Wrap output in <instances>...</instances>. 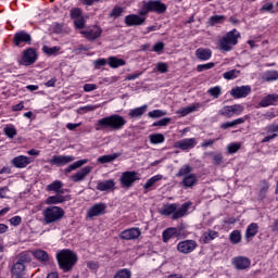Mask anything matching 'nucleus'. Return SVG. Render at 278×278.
<instances>
[{
  "label": "nucleus",
  "instance_id": "nucleus-1",
  "mask_svg": "<svg viewBox=\"0 0 278 278\" xmlns=\"http://www.w3.org/2000/svg\"><path fill=\"white\" fill-rule=\"evenodd\" d=\"M127 125V119L118 114L102 117L96 123V131H118Z\"/></svg>",
  "mask_w": 278,
  "mask_h": 278
},
{
  "label": "nucleus",
  "instance_id": "nucleus-2",
  "mask_svg": "<svg viewBox=\"0 0 278 278\" xmlns=\"http://www.w3.org/2000/svg\"><path fill=\"white\" fill-rule=\"evenodd\" d=\"M56 262L59 264V268L63 270V273H71V270L77 266L79 257L74 251L64 249L56 253Z\"/></svg>",
  "mask_w": 278,
  "mask_h": 278
},
{
  "label": "nucleus",
  "instance_id": "nucleus-3",
  "mask_svg": "<svg viewBox=\"0 0 278 278\" xmlns=\"http://www.w3.org/2000/svg\"><path fill=\"white\" fill-rule=\"evenodd\" d=\"M176 177L182 178L180 186H182L185 190H188L199 184V178L197 177V174L192 173V167L190 165H184L176 174Z\"/></svg>",
  "mask_w": 278,
  "mask_h": 278
},
{
  "label": "nucleus",
  "instance_id": "nucleus-4",
  "mask_svg": "<svg viewBox=\"0 0 278 278\" xmlns=\"http://www.w3.org/2000/svg\"><path fill=\"white\" fill-rule=\"evenodd\" d=\"M238 38H240V33L236 29L227 33L222 39H219L218 47L220 51L229 52L238 45Z\"/></svg>",
  "mask_w": 278,
  "mask_h": 278
},
{
  "label": "nucleus",
  "instance_id": "nucleus-5",
  "mask_svg": "<svg viewBox=\"0 0 278 278\" xmlns=\"http://www.w3.org/2000/svg\"><path fill=\"white\" fill-rule=\"evenodd\" d=\"M148 12H156V14H164L166 12V4L160 0L143 1L139 10L140 16H147Z\"/></svg>",
  "mask_w": 278,
  "mask_h": 278
},
{
  "label": "nucleus",
  "instance_id": "nucleus-6",
  "mask_svg": "<svg viewBox=\"0 0 278 278\" xmlns=\"http://www.w3.org/2000/svg\"><path fill=\"white\" fill-rule=\"evenodd\" d=\"M43 222L46 225H51V223H58L64 218V208L60 206H49L42 212Z\"/></svg>",
  "mask_w": 278,
  "mask_h": 278
},
{
  "label": "nucleus",
  "instance_id": "nucleus-7",
  "mask_svg": "<svg viewBox=\"0 0 278 278\" xmlns=\"http://www.w3.org/2000/svg\"><path fill=\"white\" fill-rule=\"evenodd\" d=\"M70 16L72 21H74L75 29H84V27H86V16H84L81 9L79 8L71 9Z\"/></svg>",
  "mask_w": 278,
  "mask_h": 278
},
{
  "label": "nucleus",
  "instance_id": "nucleus-8",
  "mask_svg": "<svg viewBox=\"0 0 278 278\" xmlns=\"http://www.w3.org/2000/svg\"><path fill=\"white\" fill-rule=\"evenodd\" d=\"M244 112V106L241 104H233V105H227L224 106L219 114L222 116H225L226 118H233V116H240Z\"/></svg>",
  "mask_w": 278,
  "mask_h": 278
},
{
  "label": "nucleus",
  "instance_id": "nucleus-9",
  "mask_svg": "<svg viewBox=\"0 0 278 278\" xmlns=\"http://www.w3.org/2000/svg\"><path fill=\"white\" fill-rule=\"evenodd\" d=\"M140 180V175L137 172H124L119 178L123 188H131L135 181Z\"/></svg>",
  "mask_w": 278,
  "mask_h": 278
},
{
  "label": "nucleus",
  "instance_id": "nucleus-10",
  "mask_svg": "<svg viewBox=\"0 0 278 278\" xmlns=\"http://www.w3.org/2000/svg\"><path fill=\"white\" fill-rule=\"evenodd\" d=\"M13 45L15 47H25V45H31V35L25 30H20L14 34Z\"/></svg>",
  "mask_w": 278,
  "mask_h": 278
},
{
  "label": "nucleus",
  "instance_id": "nucleus-11",
  "mask_svg": "<svg viewBox=\"0 0 278 278\" xmlns=\"http://www.w3.org/2000/svg\"><path fill=\"white\" fill-rule=\"evenodd\" d=\"M80 34L84 36V38H87V40H97V38H101V34H103V29H101V27L97 25H93V26H89L84 30H80Z\"/></svg>",
  "mask_w": 278,
  "mask_h": 278
},
{
  "label": "nucleus",
  "instance_id": "nucleus-12",
  "mask_svg": "<svg viewBox=\"0 0 278 278\" xmlns=\"http://www.w3.org/2000/svg\"><path fill=\"white\" fill-rule=\"evenodd\" d=\"M38 60V54H36V50L33 48H28L23 52L22 64L24 66H31Z\"/></svg>",
  "mask_w": 278,
  "mask_h": 278
},
{
  "label": "nucleus",
  "instance_id": "nucleus-13",
  "mask_svg": "<svg viewBox=\"0 0 278 278\" xmlns=\"http://www.w3.org/2000/svg\"><path fill=\"white\" fill-rule=\"evenodd\" d=\"M175 149H181V151H190V149H194L197 147L195 138H186L174 143Z\"/></svg>",
  "mask_w": 278,
  "mask_h": 278
},
{
  "label": "nucleus",
  "instance_id": "nucleus-14",
  "mask_svg": "<svg viewBox=\"0 0 278 278\" xmlns=\"http://www.w3.org/2000/svg\"><path fill=\"white\" fill-rule=\"evenodd\" d=\"M52 166H66V164H71V162H75V156L73 155H54L49 161Z\"/></svg>",
  "mask_w": 278,
  "mask_h": 278
},
{
  "label": "nucleus",
  "instance_id": "nucleus-15",
  "mask_svg": "<svg viewBox=\"0 0 278 278\" xmlns=\"http://www.w3.org/2000/svg\"><path fill=\"white\" fill-rule=\"evenodd\" d=\"M31 162H34V157H29V156H26V155H18V156H15L11 161V164L15 168H27V166H29V164H31Z\"/></svg>",
  "mask_w": 278,
  "mask_h": 278
},
{
  "label": "nucleus",
  "instance_id": "nucleus-16",
  "mask_svg": "<svg viewBox=\"0 0 278 278\" xmlns=\"http://www.w3.org/2000/svg\"><path fill=\"white\" fill-rule=\"evenodd\" d=\"M230 94L233 99H244L251 94V86L235 87L231 89Z\"/></svg>",
  "mask_w": 278,
  "mask_h": 278
},
{
  "label": "nucleus",
  "instance_id": "nucleus-17",
  "mask_svg": "<svg viewBox=\"0 0 278 278\" xmlns=\"http://www.w3.org/2000/svg\"><path fill=\"white\" fill-rule=\"evenodd\" d=\"M106 208L108 206L104 203H97L88 210L87 216L88 218H94V216H101L105 214Z\"/></svg>",
  "mask_w": 278,
  "mask_h": 278
},
{
  "label": "nucleus",
  "instance_id": "nucleus-18",
  "mask_svg": "<svg viewBox=\"0 0 278 278\" xmlns=\"http://www.w3.org/2000/svg\"><path fill=\"white\" fill-rule=\"evenodd\" d=\"M142 236L140 228H129L121 232L122 240H138Z\"/></svg>",
  "mask_w": 278,
  "mask_h": 278
},
{
  "label": "nucleus",
  "instance_id": "nucleus-19",
  "mask_svg": "<svg viewBox=\"0 0 278 278\" xmlns=\"http://www.w3.org/2000/svg\"><path fill=\"white\" fill-rule=\"evenodd\" d=\"M192 205V202H186L181 204V206H177L176 211L172 215L173 220H177L178 218H184V216H188V210H190V206Z\"/></svg>",
  "mask_w": 278,
  "mask_h": 278
},
{
  "label": "nucleus",
  "instance_id": "nucleus-20",
  "mask_svg": "<svg viewBox=\"0 0 278 278\" xmlns=\"http://www.w3.org/2000/svg\"><path fill=\"white\" fill-rule=\"evenodd\" d=\"M232 264L237 270H247V268H251V260L244 256L235 257Z\"/></svg>",
  "mask_w": 278,
  "mask_h": 278
},
{
  "label": "nucleus",
  "instance_id": "nucleus-21",
  "mask_svg": "<svg viewBox=\"0 0 278 278\" xmlns=\"http://www.w3.org/2000/svg\"><path fill=\"white\" fill-rule=\"evenodd\" d=\"M147 21L143 16L138 14H130L125 17V24L128 27H134L138 25H142Z\"/></svg>",
  "mask_w": 278,
  "mask_h": 278
},
{
  "label": "nucleus",
  "instance_id": "nucleus-22",
  "mask_svg": "<svg viewBox=\"0 0 278 278\" xmlns=\"http://www.w3.org/2000/svg\"><path fill=\"white\" fill-rule=\"evenodd\" d=\"M90 173H92V166H86L78 170L76 174L72 175L71 179L77 184L79 181H84V179H86Z\"/></svg>",
  "mask_w": 278,
  "mask_h": 278
},
{
  "label": "nucleus",
  "instance_id": "nucleus-23",
  "mask_svg": "<svg viewBox=\"0 0 278 278\" xmlns=\"http://www.w3.org/2000/svg\"><path fill=\"white\" fill-rule=\"evenodd\" d=\"M201 109V103H193L190 104L189 106H185L176 111V114L180 116H188V114H192V112H199Z\"/></svg>",
  "mask_w": 278,
  "mask_h": 278
},
{
  "label": "nucleus",
  "instance_id": "nucleus-24",
  "mask_svg": "<svg viewBox=\"0 0 278 278\" xmlns=\"http://www.w3.org/2000/svg\"><path fill=\"white\" fill-rule=\"evenodd\" d=\"M181 230L179 228H167L163 231V242H168L173 238H179Z\"/></svg>",
  "mask_w": 278,
  "mask_h": 278
},
{
  "label": "nucleus",
  "instance_id": "nucleus-25",
  "mask_svg": "<svg viewBox=\"0 0 278 278\" xmlns=\"http://www.w3.org/2000/svg\"><path fill=\"white\" fill-rule=\"evenodd\" d=\"M114 186H116L114 179L103 180L98 182L97 190L100 192H110V190H114Z\"/></svg>",
  "mask_w": 278,
  "mask_h": 278
},
{
  "label": "nucleus",
  "instance_id": "nucleus-26",
  "mask_svg": "<svg viewBox=\"0 0 278 278\" xmlns=\"http://www.w3.org/2000/svg\"><path fill=\"white\" fill-rule=\"evenodd\" d=\"M12 278H23V275H25V265L21 262H16L11 270Z\"/></svg>",
  "mask_w": 278,
  "mask_h": 278
},
{
  "label": "nucleus",
  "instance_id": "nucleus-27",
  "mask_svg": "<svg viewBox=\"0 0 278 278\" xmlns=\"http://www.w3.org/2000/svg\"><path fill=\"white\" fill-rule=\"evenodd\" d=\"M66 201V197L62 195L61 192L56 193L55 195H50L46 200L47 205H58L60 203H64Z\"/></svg>",
  "mask_w": 278,
  "mask_h": 278
},
{
  "label": "nucleus",
  "instance_id": "nucleus-28",
  "mask_svg": "<svg viewBox=\"0 0 278 278\" xmlns=\"http://www.w3.org/2000/svg\"><path fill=\"white\" fill-rule=\"evenodd\" d=\"M195 56L202 62H207L212 58V50L205 48H199L195 51Z\"/></svg>",
  "mask_w": 278,
  "mask_h": 278
},
{
  "label": "nucleus",
  "instance_id": "nucleus-29",
  "mask_svg": "<svg viewBox=\"0 0 278 278\" xmlns=\"http://www.w3.org/2000/svg\"><path fill=\"white\" fill-rule=\"evenodd\" d=\"M258 231H260V226L256 223L250 224L245 230L247 240H251L252 238H255Z\"/></svg>",
  "mask_w": 278,
  "mask_h": 278
},
{
  "label": "nucleus",
  "instance_id": "nucleus-30",
  "mask_svg": "<svg viewBox=\"0 0 278 278\" xmlns=\"http://www.w3.org/2000/svg\"><path fill=\"white\" fill-rule=\"evenodd\" d=\"M147 110H149V105L147 104L136 109H131L128 113V116L130 118H139V116H142L147 112Z\"/></svg>",
  "mask_w": 278,
  "mask_h": 278
},
{
  "label": "nucleus",
  "instance_id": "nucleus-31",
  "mask_svg": "<svg viewBox=\"0 0 278 278\" xmlns=\"http://www.w3.org/2000/svg\"><path fill=\"white\" fill-rule=\"evenodd\" d=\"M177 207H178L177 203L165 204L160 210V214H162V216H170V214H175V212H177Z\"/></svg>",
  "mask_w": 278,
  "mask_h": 278
},
{
  "label": "nucleus",
  "instance_id": "nucleus-32",
  "mask_svg": "<svg viewBox=\"0 0 278 278\" xmlns=\"http://www.w3.org/2000/svg\"><path fill=\"white\" fill-rule=\"evenodd\" d=\"M267 134H271L268 135L267 137H265L262 142H270V140H274V138H277V134H278V125H270L267 126Z\"/></svg>",
  "mask_w": 278,
  "mask_h": 278
},
{
  "label": "nucleus",
  "instance_id": "nucleus-33",
  "mask_svg": "<svg viewBox=\"0 0 278 278\" xmlns=\"http://www.w3.org/2000/svg\"><path fill=\"white\" fill-rule=\"evenodd\" d=\"M117 157H121V154L113 153V154H106L98 157V164H110L114 162V160H117Z\"/></svg>",
  "mask_w": 278,
  "mask_h": 278
},
{
  "label": "nucleus",
  "instance_id": "nucleus-34",
  "mask_svg": "<svg viewBox=\"0 0 278 278\" xmlns=\"http://www.w3.org/2000/svg\"><path fill=\"white\" fill-rule=\"evenodd\" d=\"M277 99L278 97L276 94H268L261 100L260 106L268 108L269 105H273Z\"/></svg>",
  "mask_w": 278,
  "mask_h": 278
},
{
  "label": "nucleus",
  "instance_id": "nucleus-35",
  "mask_svg": "<svg viewBox=\"0 0 278 278\" xmlns=\"http://www.w3.org/2000/svg\"><path fill=\"white\" fill-rule=\"evenodd\" d=\"M108 64L111 66V68H118L119 66H125L126 62L123 59L110 56L108 59Z\"/></svg>",
  "mask_w": 278,
  "mask_h": 278
},
{
  "label": "nucleus",
  "instance_id": "nucleus-36",
  "mask_svg": "<svg viewBox=\"0 0 278 278\" xmlns=\"http://www.w3.org/2000/svg\"><path fill=\"white\" fill-rule=\"evenodd\" d=\"M84 164H88V159L74 162L73 164L66 167L65 173H72V170H77V168H81Z\"/></svg>",
  "mask_w": 278,
  "mask_h": 278
},
{
  "label": "nucleus",
  "instance_id": "nucleus-37",
  "mask_svg": "<svg viewBox=\"0 0 278 278\" xmlns=\"http://www.w3.org/2000/svg\"><path fill=\"white\" fill-rule=\"evenodd\" d=\"M99 108H103V104H88L78 109L79 114H86L88 112H94V110H99Z\"/></svg>",
  "mask_w": 278,
  "mask_h": 278
},
{
  "label": "nucleus",
  "instance_id": "nucleus-38",
  "mask_svg": "<svg viewBox=\"0 0 278 278\" xmlns=\"http://www.w3.org/2000/svg\"><path fill=\"white\" fill-rule=\"evenodd\" d=\"M162 178H163L162 175H155L150 179H148L147 182L143 185L144 190H149V188H153V186H155L157 181H161Z\"/></svg>",
  "mask_w": 278,
  "mask_h": 278
},
{
  "label": "nucleus",
  "instance_id": "nucleus-39",
  "mask_svg": "<svg viewBox=\"0 0 278 278\" xmlns=\"http://www.w3.org/2000/svg\"><path fill=\"white\" fill-rule=\"evenodd\" d=\"M227 17H225V15H213L210 17L208 20V25H223V23H225V20Z\"/></svg>",
  "mask_w": 278,
  "mask_h": 278
},
{
  "label": "nucleus",
  "instance_id": "nucleus-40",
  "mask_svg": "<svg viewBox=\"0 0 278 278\" xmlns=\"http://www.w3.org/2000/svg\"><path fill=\"white\" fill-rule=\"evenodd\" d=\"M33 255L36 260H39V262H49V254L45 252V250H37Z\"/></svg>",
  "mask_w": 278,
  "mask_h": 278
},
{
  "label": "nucleus",
  "instance_id": "nucleus-41",
  "mask_svg": "<svg viewBox=\"0 0 278 278\" xmlns=\"http://www.w3.org/2000/svg\"><path fill=\"white\" fill-rule=\"evenodd\" d=\"M62 188V181L60 180H54L52 184L48 185L46 190L48 192H60V189Z\"/></svg>",
  "mask_w": 278,
  "mask_h": 278
},
{
  "label": "nucleus",
  "instance_id": "nucleus-42",
  "mask_svg": "<svg viewBox=\"0 0 278 278\" xmlns=\"http://www.w3.org/2000/svg\"><path fill=\"white\" fill-rule=\"evenodd\" d=\"M264 81H277L278 72L277 71H268L263 75Z\"/></svg>",
  "mask_w": 278,
  "mask_h": 278
},
{
  "label": "nucleus",
  "instance_id": "nucleus-43",
  "mask_svg": "<svg viewBox=\"0 0 278 278\" xmlns=\"http://www.w3.org/2000/svg\"><path fill=\"white\" fill-rule=\"evenodd\" d=\"M197 249V245L194 244H178L177 245V250L180 253H192V251H194Z\"/></svg>",
  "mask_w": 278,
  "mask_h": 278
},
{
  "label": "nucleus",
  "instance_id": "nucleus-44",
  "mask_svg": "<svg viewBox=\"0 0 278 278\" xmlns=\"http://www.w3.org/2000/svg\"><path fill=\"white\" fill-rule=\"evenodd\" d=\"M244 123L243 117H239L237 119H233L232 122H227L222 125V129H229V127H236V125H242Z\"/></svg>",
  "mask_w": 278,
  "mask_h": 278
},
{
  "label": "nucleus",
  "instance_id": "nucleus-45",
  "mask_svg": "<svg viewBox=\"0 0 278 278\" xmlns=\"http://www.w3.org/2000/svg\"><path fill=\"white\" fill-rule=\"evenodd\" d=\"M18 261L21 264H29L31 262V253L30 252H22L18 254Z\"/></svg>",
  "mask_w": 278,
  "mask_h": 278
},
{
  "label": "nucleus",
  "instance_id": "nucleus-46",
  "mask_svg": "<svg viewBox=\"0 0 278 278\" xmlns=\"http://www.w3.org/2000/svg\"><path fill=\"white\" fill-rule=\"evenodd\" d=\"M165 138L162 134H152L150 135V142L152 144H162L164 142Z\"/></svg>",
  "mask_w": 278,
  "mask_h": 278
},
{
  "label": "nucleus",
  "instance_id": "nucleus-47",
  "mask_svg": "<svg viewBox=\"0 0 278 278\" xmlns=\"http://www.w3.org/2000/svg\"><path fill=\"white\" fill-rule=\"evenodd\" d=\"M240 76V71L238 70H230L223 74L224 79L231 80L237 79Z\"/></svg>",
  "mask_w": 278,
  "mask_h": 278
},
{
  "label": "nucleus",
  "instance_id": "nucleus-48",
  "mask_svg": "<svg viewBox=\"0 0 278 278\" xmlns=\"http://www.w3.org/2000/svg\"><path fill=\"white\" fill-rule=\"evenodd\" d=\"M215 238H218V232L214 230H210L207 232H204L203 235V240L205 244H207L208 242H212V240H214Z\"/></svg>",
  "mask_w": 278,
  "mask_h": 278
},
{
  "label": "nucleus",
  "instance_id": "nucleus-49",
  "mask_svg": "<svg viewBox=\"0 0 278 278\" xmlns=\"http://www.w3.org/2000/svg\"><path fill=\"white\" fill-rule=\"evenodd\" d=\"M166 111L162 110H153L148 113L149 118H162V116H166Z\"/></svg>",
  "mask_w": 278,
  "mask_h": 278
},
{
  "label": "nucleus",
  "instance_id": "nucleus-50",
  "mask_svg": "<svg viewBox=\"0 0 278 278\" xmlns=\"http://www.w3.org/2000/svg\"><path fill=\"white\" fill-rule=\"evenodd\" d=\"M230 242H232L233 244H238V242H240V240H242V235L240 233L239 230H233L230 236Z\"/></svg>",
  "mask_w": 278,
  "mask_h": 278
},
{
  "label": "nucleus",
  "instance_id": "nucleus-51",
  "mask_svg": "<svg viewBox=\"0 0 278 278\" xmlns=\"http://www.w3.org/2000/svg\"><path fill=\"white\" fill-rule=\"evenodd\" d=\"M240 147H242V143L240 142H232L227 146V151L230 154L238 153L240 151Z\"/></svg>",
  "mask_w": 278,
  "mask_h": 278
},
{
  "label": "nucleus",
  "instance_id": "nucleus-52",
  "mask_svg": "<svg viewBox=\"0 0 278 278\" xmlns=\"http://www.w3.org/2000/svg\"><path fill=\"white\" fill-rule=\"evenodd\" d=\"M114 278H131V270L124 268V269H119Z\"/></svg>",
  "mask_w": 278,
  "mask_h": 278
},
{
  "label": "nucleus",
  "instance_id": "nucleus-53",
  "mask_svg": "<svg viewBox=\"0 0 278 278\" xmlns=\"http://www.w3.org/2000/svg\"><path fill=\"white\" fill-rule=\"evenodd\" d=\"M42 51L47 55H55V53H58V51H60V47H58V46H55V47L43 46Z\"/></svg>",
  "mask_w": 278,
  "mask_h": 278
},
{
  "label": "nucleus",
  "instance_id": "nucleus-54",
  "mask_svg": "<svg viewBox=\"0 0 278 278\" xmlns=\"http://www.w3.org/2000/svg\"><path fill=\"white\" fill-rule=\"evenodd\" d=\"M3 132L8 138H11V139L14 138V136H16L17 134L16 128L14 126L4 127Z\"/></svg>",
  "mask_w": 278,
  "mask_h": 278
},
{
  "label": "nucleus",
  "instance_id": "nucleus-55",
  "mask_svg": "<svg viewBox=\"0 0 278 278\" xmlns=\"http://www.w3.org/2000/svg\"><path fill=\"white\" fill-rule=\"evenodd\" d=\"M214 66H216V63H214V62L200 64V65H198L197 71H198V73H203V71H210V68H214Z\"/></svg>",
  "mask_w": 278,
  "mask_h": 278
},
{
  "label": "nucleus",
  "instance_id": "nucleus-56",
  "mask_svg": "<svg viewBox=\"0 0 278 278\" xmlns=\"http://www.w3.org/2000/svg\"><path fill=\"white\" fill-rule=\"evenodd\" d=\"M208 94L213 97L214 99H218L220 97V87H212L207 90Z\"/></svg>",
  "mask_w": 278,
  "mask_h": 278
},
{
  "label": "nucleus",
  "instance_id": "nucleus-57",
  "mask_svg": "<svg viewBox=\"0 0 278 278\" xmlns=\"http://www.w3.org/2000/svg\"><path fill=\"white\" fill-rule=\"evenodd\" d=\"M155 68L159 73H168V63L159 62L156 63Z\"/></svg>",
  "mask_w": 278,
  "mask_h": 278
},
{
  "label": "nucleus",
  "instance_id": "nucleus-58",
  "mask_svg": "<svg viewBox=\"0 0 278 278\" xmlns=\"http://www.w3.org/2000/svg\"><path fill=\"white\" fill-rule=\"evenodd\" d=\"M123 12H124V9H123V8H121V7H115V8L112 10L110 16H113L114 18H118V16H121V14H123Z\"/></svg>",
  "mask_w": 278,
  "mask_h": 278
},
{
  "label": "nucleus",
  "instance_id": "nucleus-59",
  "mask_svg": "<svg viewBox=\"0 0 278 278\" xmlns=\"http://www.w3.org/2000/svg\"><path fill=\"white\" fill-rule=\"evenodd\" d=\"M23 222V219L21 218V216H14L10 219V225H12L13 227H18V225Z\"/></svg>",
  "mask_w": 278,
  "mask_h": 278
},
{
  "label": "nucleus",
  "instance_id": "nucleus-60",
  "mask_svg": "<svg viewBox=\"0 0 278 278\" xmlns=\"http://www.w3.org/2000/svg\"><path fill=\"white\" fill-rule=\"evenodd\" d=\"M105 64H108V60L105 59H98L94 61L96 68H101V66H105Z\"/></svg>",
  "mask_w": 278,
  "mask_h": 278
},
{
  "label": "nucleus",
  "instance_id": "nucleus-61",
  "mask_svg": "<svg viewBox=\"0 0 278 278\" xmlns=\"http://www.w3.org/2000/svg\"><path fill=\"white\" fill-rule=\"evenodd\" d=\"M275 7L273 5V2H267V3H265L263 7H262V9H261V11L262 12H273V9H274Z\"/></svg>",
  "mask_w": 278,
  "mask_h": 278
},
{
  "label": "nucleus",
  "instance_id": "nucleus-62",
  "mask_svg": "<svg viewBox=\"0 0 278 278\" xmlns=\"http://www.w3.org/2000/svg\"><path fill=\"white\" fill-rule=\"evenodd\" d=\"M92 90H97L96 84H86L84 85V91L85 92H92Z\"/></svg>",
  "mask_w": 278,
  "mask_h": 278
},
{
  "label": "nucleus",
  "instance_id": "nucleus-63",
  "mask_svg": "<svg viewBox=\"0 0 278 278\" xmlns=\"http://www.w3.org/2000/svg\"><path fill=\"white\" fill-rule=\"evenodd\" d=\"M8 192H10L8 187H0V199H8Z\"/></svg>",
  "mask_w": 278,
  "mask_h": 278
},
{
  "label": "nucleus",
  "instance_id": "nucleus-64",
  "mask_svg": "<svg viewBox=\"0 0 278 278\" xmlns=\"http://www.w3.org/2000/svg\"><path fill=\"white\" fill-rule=\"evenodd\" d=\"M162 49H164V43L163 42H159V43H155L153 46V51L155 53H160V51H162Z\"/></svg>",
  "mask_w": 278,
  "mask_h": 278
}]
</instances>
